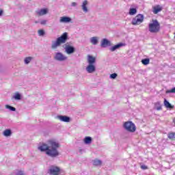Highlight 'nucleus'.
Listing matches in <instances>:
<instances>
[{
    "label": "nucleus",
    "instance_id": "nucleus-21",
    "mask_svg": "<svg viewBox=\"0 0 175 175\" xmlns=\"http://www.w3.org/2000/svg\"><path fill=\"white\" fill-rule=\"evenodd\" d=\"M83 142L85 144H91L92 143V138L91 137H85Z\"/></svg>",
    "mask_w": 175,
    "mask_h": 175
},
{
    "label": "nucleus",
    "instance_id": "nucleus-36",
    "mask_svg": "<svg viewBox=\"0 0 175 175\" xmlns=\"http://www.w3.org/2000/svg\"><path fill=\"white\" fill-rule=\"evenodd\" d=\"M157 110H162V107L161 106L158 107Z\"/></svg>",
    "mask_w": 175,
    "mask_h": 175
},
{
    "label": "nucleus",
    "instance_id": "nucleus-10",
    "mask_svg": "<svg viewBox=\"0 0 175 175\" xmlns=\"http://www.w3.org/2000/svg\"><path fill=\"white\" fill-rule=\"evenodd\" d=\"M57 118L62 122H70V118L66 116L59 115L57 116Z\"/></svg>",
    "mask_w": 175,
    "mask_h": 175
},
{
    "label": "nucleus",
    "instance_id": "nucleus-22",
    "mask_svg": "<svg viewBox=\"0 0 175 175\" xmlns=\"http://www.w3.org/2000/svg\"><path fill=\"white\" fill-rule=\"evenodd\" d=\"M32 59H33V57L31 56L25 57L24 59L25 64L28 65L31 63V61H32Z\"/></svg>",
    "mask_w": 175,
    "mask_h": 175
},
{
    "label": "nucleus",
    "instance_id": "nucleus-18",
    "mask_svg": "<svg viewBox=\"0 0 175 175\" xmlns=\"http://www.w3.org/2000/svg\"><path fill=\"white\" fill-rule=\"evenodd\" d=\"M125 46V44L120 42L119 44H117L116 45H114L111 48V51H116L117 49H120V47H124Z\"/></svg>",
    "mask_w": 175,
    "mask_h": 175
},
{
    "label": "nucleus",
    "instance_id": "nucleus-3",
    "mask_svg": "<svg viewBox=\"0 0 175 175\" xmlns=\"http://www.w3.org/2000/svg\"><path fill=\"white\" fill-rule=\"evenodd\" d=\"M148 29L151 33H158L161 31V24L157 19L152 20V23L148 25Z\"/></svg>",
    "mask_w": 175,
    "mask_h": 175
},
{
    "label": "nucleus",
    "instance_id": "nucleus-19",
    "mask_svg": "<svg viewBox=\"0 0 175 175\" xmlns=\"http://www.w3.org/2000/svg\"><path fill=\"white\" fill-rule=\"evenodd\" d=\"M3 136H5V137H9L10 136H12V130H10V129H5V130L3 132Z\"/></svg>",
    "mask_w": 175,
    "mask_h": 175
},
{
    "label": "nucleus",
    "instance_id": "nucleus-15",
    "mask_svg": "<svg viewBox=\"0 0 175 175\" xmlns=\"http://www.w3.org/2000/svg\"><path fill=\"white\" fill-rule=\"evenodd\" d=\"M109 44H110V41H109V40L106 39V38H103L101 40V44L100 46L101 47H103V49H106V47H107L109 46Z\"/></svg>",
    "mask_w": 175,
    "mask_h": 175
},
{
    "label": "nucleus",
    "instance_id": "nucleus-27",
    "mask_svg": "<svg viewBox=\"0 0 175 175\" xmlns=\"http://www.w3.org/2000/svg\"><path fill=\"white\" fill-rule=\"evenodd\" d=\"M5 109H8V110H10V111H16V108L14 107H12L9 105H5Z\"/></svg>",
    "mask_w": 175,
    "mask_h": 175
},
{
    "label": "nucleus",
    "instance_id": "nucleus-37",
    "mask_svg": "<svg viewBox=\"0 0 175 175\" xmlns=\"http://www.w3.org/2000/svg\"><path fill=\"white\" fill-rule=\"evenodd\" d=\"M173 122L174 124H175V118L173 120Z\"/></svg>",
    "mask_w": 175,
    "mask_h": 175
},
{
    "label": "nucleus",
    "instance_id": "nucleus-25",
    "mask_svg": "<svg viewBox=\"0 0 175 175\" xmlns=\"http://www.w3.org/2000/svg\"><path fill=\"white\" fill-rule=\"evenodd\" d=\"M168 139L170 140H172V142H174L175 140V133L171 132L168 134Z\"/></svg>",
    "mask_w": 175,
    "mask_h": 175
},
{
    "label": "nucleus",
    "instance_id": "nucleus-35",
    "mask_svg": "<svg viewBox=\"0 0 175 175\" xmlns=\"http://www.w3.org/2000/svg\"><path fill=\"white\" fill-rule=\"evenodd\" d=\"M2 14H3V10H0V16H2Z\"/></svg>",
    "mask_w": 175,
    "mask_h": 175
},
{
    "label": "nucleus",
    "instance_id": "nucleus-5",
    "mask_svg": "<svg viewBox=\"0 0 175 175\" xmlns=\"http://www.w3.org/2000/svg\"><path fill=\"white\" fill-rule=\"evenodd\" d=\"M143 21H144V16L139 14L132 20L131 24L133 25H140Z\"/></svg>",
    "mask_w": 175,
    "mask_h": 175
},
{
    "label": "nucleus",
    "instance_id": "nucleus-1",
    "mask_svg": "<svg viewBox=\"0 0 175 175\" xmlns=\"http://www.w3.org/2000/svg\"><path fill=\"white\" fill-rule=\"evenodd\" d=\"M58 148H59V142H57L55 139H50L48 141L47 144H43L38 147L40 151H46V155L51 157V158H57V157L59 155Z\"/></svg>",
    "mask_w": 175,
    "mask_h": 175
},
{
    "label": "nucleus",
    "instance_id": "nucleus-8",
    "mask_svg": "<svg viewBox=\"0 0 175 175\" xmlns=\"http://www.w3.org/2000/svg\"><path fill=\"white\" fill-rule=\"evenodd\" d=\"M59 172H61L59 167L52 165L50 167L48 173H49L51 175H59Z\"/></svg>",
    "mask_w": 175,
    "mask_h": 175
},
{
    "label": "nucleus",
    "instance_id": "nucleus-28",
    "mask_svg": "<svg viewBox=\"0 0 175 175\" xmlns=\"http://www.w3.org/2000/svg\"><path fill=\"white\" fill-rule=\"evenodd\" d=\"M143 65H148L150 64V59H144L142 60Z\"/></svg>",
    "mask_w": 175,
    "mask_h": 175
},
{
    "label": "nucleus",
    "instance_id": "nucleus-29",
    "mask_svg": "<svg viewBox=\"0 0 175 175\" xmlns=\"http://www.w3.org/2000/svg\"><path fill=\"white\" fill-rule=\"evenodd\" d=\"M38 32V35L40 36H44V35L46 33V32H44V30H43V29H39Z\"/></svg>",
    "mask_w": 175,
    "mask_h": 175
},
{
    "label": "nucleus",
    "instance_id": "nucleus-38",
    "mask_svg": "<svg viewBox=\"0 0 175 175\" xmlns=\"http://www.w3.org/2000/svg\"><path fill=\"white\" fill-rule=\"evenodd\" d=\"M38 21H36V22H35L36 24H38Z\"/></svg>",
    "mask_w": 175,
    "mask_h": 175
},
{
    "label": "nucleus",
    "instance_id": "nucleus-13",
    "mask_svg": "<svg viewBox=\"0 0 175 175\" xmlns=\"http://www.w3.org/2000/svg\"><path fill=\"white\" fill-rule=\"evenodd\" d=\"M96 62V58L91 55H88V63L89 65H94Z\"/></svg>",
    "mask_w": 175,
    "mask_h": 175
},
{
    "label": "nucleus",
    "instance_id": "nucleus-26",
    "mask_svg": "<svg viewBox=\"0 0 175 175\" xmlns=\"http://www.w3.org/2000/svg\"><path fill=\"white\" fill-rule=\"evenodd\" d=\"M136 13H137V10H136V8H131L129 10V14L130 16H135V14H136Z\"/></svg>",
    "mask_w": 175,
    "mask_h": 175
},
{
    "label": "nucleus",
    "instance_id": "nucleus-14",
    "mask_svg": "<svg viewBox=\"0 0 175 175\" xmlns=\"http://www.w3.org/2000/svg\"><path fill=\"white\" fill-rule=\"evenodd\" d=\"M152 12L154 14H158L159 12H162V6H161L160 5H157L152 7Z\"/></svg>",
    "mask_w": 175,
    "mask_h": 175
},
{
    "label": "nucleus",
    "instance_id": "nucleus-31",
    "mask_svg": "<svg viewBox=\"0 0 175 175\" xmlns=\"http://www.w3.org/2000/svg\"><path fill=\"white\" fill-rule=\"evenodd\" d=\"M118 75L117 73H113L110 75L111 79H116Z\"/></svg>",
    "mask_w": 175,
    "mask_h": 175
},
{
    "label": "nucleus",
    "instance_id": "nucleus-4",
    "mask_svg": "<svg viewBox=\"0 0 175 175\" xmlns=\"http://www.w3.org/2000/svg\"><path fill=\"white\" fill-rule=\"evenodd\" d=\"M123 127L127 132H130V133H135V132H136V125L133 122H125L123 124Z\"/></svg>",
    "mask_w": 175,
    "mask_h": 175
},
{
    "label": "nucleus",
    "instance_id": "nucleus-33",
    "mask_svg": "<svg viewBox=\"0 0 175 175\" xmlns=\"http://www.w3.org/2000/svg\"><path fill=\"white\" fill-rule=\"evenodd\" d=\"M71 6H72V8H76V6H77V3H76V2H72V3H71Z\"/></svg>",
    "mask_w": 175,
    "mask_h": 175
},
{
    "label": "nucleus",
    "instance_id": "nucleus-16",
    "mask_svg": "<svg viewBox=\"0 0 175 175\" xmlns=\"http://www.w3.org/2000/svg\"><path fill=\"white\" fill-rule=\"evenodd\" d=\"M87 5H88V1L87 0L83 1L81 5V8L84 13H88V8H87Z\"/></svg>",
    "mask_w": 175,
    "mask_h": 175
},
{
    "label": "nucleus",
    "instance_id": "nucleus-7",
    "mask_svg": "<svg viewBox=\"0 0 175 175\" xmlns=\"http://www.w3.org/2000/svg\"><path fill=\"white\" fill-rule=\"evenodd\" d=\"M63 47H64L66 54H68V55L73 54V53H75V51L76 50L74 46H70V44H69V42L66 43L63 46Z\"/></svg>",
    "mask_w": 175,
    "mask_h": 175
},
{
    "label": "nucleus",
    "instance_id": "nucleus-23",
    "mask_svg": "<svg viewBox=\"0 0 175 175\" xmlns=\"http://www.w3.org/2000/svg\"><path fill=\"white\" fill-rule=\"evenodd\" d=\"M12 98L15 99V100H21V94H20L18 92H16L14 94Z\"/></svg>",
    "mask_w": 175,
    "mask_h": 175
},
{
    "label": "nucleus",
    "instance_id": "nucleus-11",
    "mask_svg": "<svg viewBox=\"0 0 175 175\" xmlns=\"http://www.w3.org/2000/svg\"><path fill=\"white\" fill-rule=\"evenodd\" d=\"M72 21V18L69 16H62L59 18V23L68 24Z\"/></svg>",
    "mask_w": 175,
    "mask_h": 175
},
{
    "label": "nucleus",
    "instance_id": "nucleus-2",
    "mask_svg": "<svg viewBox=\"0 0 175 175\" xmlns=\"http://www.w3.org/2000/svg\"><path fill=\"white\" fill-rule=\"evenodd\" d=\"M66 40H68V33L65 32L60 37L57 38L55 41L52 42V50H56V49L59 47L61 44L66 43Z\"/></svg>",
    "mask_w": 175,
    "mask_h": 175
},
{
    "label": "nucleus",
    "instance_id": "nucleus-20",
    "mask_svg": "<svg viewBox=\"0 0 175 175\" xmlns=\"http://www.w3.org/2000/svg\"><path fill=\"white\" fill-rule=\"evenodd\" d=\"M164 106L165 107H167V109H174V106L172 105V104H170V103H169V101H167V100L165 99L164 100Z\"/></svg>",
    "mask_w": 175,
    "mask_h": 175
},
{
    "label": "nucleus",
    "instance_id": "nucleus-30",
    "mask_svg": "<svg viewBox=\"0 0 175 175\" xmlns=\"http://www.w3.org/2000/svg\"><path fill=\"white\" fill-rule=\"evenodd\" d=\"M40 23L41 24V25H46V24H47V20H42Z\"/></svg>",
    "mask_w": 175,
    "mask_h": 175
},
{
    "label": "nucleus",
    "instance_id": "nucleus-24",
    "mask_svg": "<svg viewBox=\"0 0 175 175\" xmlns=\"http://www.w3.org/2000/svg\"><path fill=\"white\" fill-rule=\"evenodd\" d=\"M93 165L94 166H100V165H102V161L99 159H94L93 160Z\"/></svg>",
    "mask_w": 175,
    "mask_h": 175
},
{
    "label": "nucleus",
    "instance_id": "nucleus-9",
    "mask_svg": "<svg viewBox=\"0 0 175 175\" xmlns=\"http://www.w3.org/2000/svg\"><path fill=\"white\" fill-rule=\"evenodd\" d=\"M49 14V8H41L38 9L36 11V14L38 17H41L42 16H46V14Z\"/></svg>",
    "mask_w": 175,
    "mask_h": 175
},
{
    "label": "nucleus",
    "instance_id": "nucleus-34",
    "mask_svg": "<svg viewBox=\"0 0 175 175\" xmlns=\"http://www.w3.org/2000/svg\"><path fill=\"white\" fill-rule=\"evenodd\" d=\"M16 175H24V172L23 171H19L17 172Z\"/></svg>",
    "mask_w": 175,
    "mask_h": 175
},
{
    "label": "nucleus",
    "instance_id": "nucleus-12",
    "mask_svg": "<svg viewBox=\"0 0 175 175\" xmlns=\"http://www.w3.org/2000/svg\"><path fill=\"white\" fill-rule=\"evenodd\" d=\"M96 70V67L94 64H88L86 67V72L88 73H94Z\"/></svg>",
    "mask_w": 175,
    "mask_h": 175
},
{
    "label": "nucleus",
    "instance_id": "nucleus-17",
    "mask_svg": "<svg viewBox=\"0 0 175 175\" xmlns=\"http://www.w3.org/2000/svg\"><path fill=\"white\" fill-rule=\"evenodd\" d=\"M90 43H92V44H93L94 46H96V44L99 43V38L96 36L92 37L90 38Z\"/></svg>",
    "mask_w": 175,
    "mask_h": 175
},
{
    "label": "nucleus",
    "instance_id": "nucleus-6",
    "mask_svg": "<svg viewBox=\"0 0 175 175\" xmlns=\"http://www.w3.org/2000/svg\"><path fill=\"white\" fill-rule=\"evenodd\" d=\"M55 61H58V62H64L68 59V57L64 55L61 52H56L53 56Z\"/></svg>",
    "mask_w": 175,
    "mask_h": 175
},
{
    "label": "nucleus",
    "instance_id": "nucleus-32",
    "mask_svg": "<svg viewBox=\"0 0 175 175\" xmlns=\"http://www.w3.org/2000/svg\"><path fill=\"white\" fill-rule=\"evenodd\" d=\"M141 169H143V170H147V169H148V167L145 165H141Z\"/></svg>",
    "mask_w": 175,
    "mask_h": 175
}]
</instances>
